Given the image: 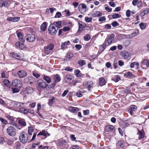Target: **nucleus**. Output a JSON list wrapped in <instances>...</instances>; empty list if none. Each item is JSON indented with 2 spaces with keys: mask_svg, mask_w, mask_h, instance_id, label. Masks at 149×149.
Here are the masks:
<instances>
[{
  "mask_svg": "<svg viewBox=\"0 0 149 149\" xmlns=\"http://www.w3.org/2000/svg\"><path fill=\"white\" fill-rule=\"evenodd\" d=\"M137 134L139 136L138 138L139 140H141L144 137L143 133L142 132H140L139 133H137Z\"/></svg>",
  "mask_w": 149,
  "mask_h": 149,
  "instance_id": "4c0bfd02",
  "label": "nucleus"
},
{
  "mask_svg": "<svg viewBox=\"0 0 149 149\" xmlns=\"http://www.w3.org/2000/svg\"><path fill=\"white\" fill-rule=\"evenodd\" d=\"M90 38V36L88 34H86L84 37V39L86 41H88Z\"/></svg>",
  "mask_w": 149,
  "mask_h": 149,
  "instance_id": "de8ad7c7",
  "label": "nucleus"
},
{
  "mask_svg": "<svg viewBox=\"0 0 149 149\" xmlns=\"http://www.w3.org/2000/svg\"><path fill=\"white\" fill-rule=\"evenodd\" d=\"M69 110L73 113H76L79 111V109L77 107H69Z\"/></svg>",
  "mask_w": 149,
  "mask_h": 149,
  "instance_id": "393cba45",
  "label": "nucleus"
},
{
  "mask_svg": "<svg viewBox=\"0 0 149 149\" xmlns=\"http://www.w3.org/2000/svg\"><path fill=\"white\" fill-rule=\"evenodd\" d=\"M3 83L4 85L9 88L11 86V83L10 81L7 79H4L3 81Z\"/></svg>",
  "mask_w": 149,
  "mask_h": 149,
  "instance_id": "6ab92c4d",
  "label": "nucleus"
},
{
  "mask_svg": "<svg viewBox=\"0 0 149 149\" xmlns=\"http://www.w3.org/2000/svg\"><path fill=\"white\" fill-rule=\"evenodd\" d=\"M105 9L108 12H110L112 10V8L109 7L107 4L105 5Z\"/></svg>",
  "mask_w": 149,
  "mask_h": 149,
  "instance_id": "09e8293b",
  "label": "nucleus"
},
{
  "mask_svg": "<svg viewBox=\"0 0 149 149\" xmlns=\"http://www.w3.org/2000/svg\"><path fill=\"white\" fill-rule=\"evenodd\" d=\"M137 109V107L134 105H132L130 107V109L134 111H135Z\"/></svg>",
  "mask_w": 149,
  "mask_h": 149,
  "instance_id": "a19ab883",
  "label": "nucleus"
},
{
  "mask_svg": "<svg viewBox=\"0 0 149 149\" xmlns=\"http://www.w3.org/2000/svg\"><path fill=\"white\" fill-rule=\"evenodd\" d=\"M17 34L19 40L23 41V42L24 41V39L23 38V35L21 33L18 32L17 33Z\"/></svg>",
  "mask_w": 149,
  "mask_h": 149,
  "instance_id": "412c9836",
  "label": "nucleus"
},
{
  "mask_svg": "<svg viewBox=\"0 0 149 149\" xmlns=\"http://www.w3.org/2000/svg\"><path fill=\"white\" fill-rule=\"evenodd\" d=\"M73 76L70 74L66 75L64 78L65 81L66 83L69 84L71 83L73 81Z\"/></svg>",
  "mask_w": 149,
  "mask_h": 149,
  "instance_id": "f8f14e48",
  "label": "nucleus"
},
{
  "mask_svg": "<svg viewBox=\"0 0 149 149\" xmlns=\"http://www.w3.org/2000/svg\"><path fill=\"white\" fill-rule=\"evenodd\" d=\"M141 65H146L148 67H149V61L147 59H144L142 62Z\"/></svg>",
  "mask_w": 149,
  "mask_h": 149,
  "instance_id": "cd10ccee",
  "label": "nucleus"
},
{
  "mask_svg": "<svg viewBox=\"0 0 149 149\" xmlns=\"http://www.w3.org/2000/svg\"><path fill=\"white\" fill-rule=\"evenodd\" d=\"M56 83H55L54 82L53 83L49 85V88H50V89H51V88H54V86H55L56 85Z\"/></svg>",
  "mask_w": 149,
  "mask_h": 149,
  "instance_id": "4d7b16f0",
  "label": "nucleus"
},
{
  "mask_svg": "<svg viewBox=\"0 0 149 149\" xmlns=\"http://www.w3.org/2000/svg\"><path fill=\"white\" fill-rule=\"evenodd\" d=\"M139 34V31L138 29H136L134 31H133L132 33L131 34V35L133 37L136 36Z\"/></svg>",
  "mask_w": 149,
  "mask_h": 149,
  "instance_id": "e433bc0d",
  "label": "nucleus"
},
{
  "mask_svg": "<svg viewBox=\"0 0 149 149\" xmlns=\"http://www.w3.org/2000/svg\"><path fill=\"white\" fill-rule=\"evenodd\" d=\"M149 13V8H146V10H143L141 13V14L143 15H144L145 14H148Z\"/></svg>",
  "mask_w": 149,
  "mask_h": 149,
  "instance_id": "49530a36",
  "label": "nucleus"
},
{
  "mask_svg": "<svg viewBox=\"0 0 149 149\" xmlns=\"http://www.w3.org/2000/svg\"><path fill=\"white\" fill-rule=\"evenodd\" d=\"M13 86L19 88H21L22 86V81L19 79H15L13 80L12 81Z\"/></svg>",
  "mask_w": 149,
  "mask_h": 149,
  "instance_id": "0eeeda50",
  "label": "nucleus"
},
{
  "mask_svg": "<svg viewBox=\"0 0 149 149\" xmlns=\"http://www.w3.org/2000/svg\"><path fill=\"white\" fill-rule=\"evenodd\" d=\"M85 20L86 22H90L92 21V18L86 17L85 18Z\"/></svg>",
  "mask_w": 149,
  "mask_h": 149,
  "instance_id": "3c124183",
  "label": "nucleus"
},
{
  "mask_svg": "<svg viewBox=\"0 0 149 149\" xmlns=\"http://www.w3.org/2000/svg\"><path fill=\"white\" fill-rule=\"evenodd\" d=\"M32 78V77H28L24 79V82L26 83H32V82L30 81V80Z\"/></svg>",
  "mask_w": 149,
  "mask_h": 149,
  "instance_id": "f704fd0d",
  "label": "nucleus"
},
{
  "mask_svg": "<svg viewBox=\"0 0 149 149\" xmlns=\"http://www.w3.org/2000/svg\"><path fill=\"white\" fill-rule=\"evenodd\" d=\"M139 0H134L132 2V3L134 6H136L139 1Z\"/></svg>",
  "mask_w": 149,
  "mask_h": 149,
  "instance_id": "338daca9",
  "label": "nucleus"
},
{
  "mask_svg": "<svg viewBox=\"0 0 149 149\" xmlns=\"http://www.w3.org/2000/svg\"><path fill=\"white\" fill-rule=\"evenodd\" d=\"M111 24L113 27L119 25V23L117 22L116 21L112 22Z\"/></svg>",
  "mask_w": 149,
  "mask_h": 149,
  "instance_id": "13d9d810",
  "label": "nucleus"
},
{
  "mask_svg": "<svg viewBox=\"0 0 149 149\" xmlns=\"http://www.w3.org/2000/svg\"><path fill=\"white\" fill-rule=\"evenodd\" d=\"M124 75L127 77H128L130 78H132L135 77L134 75L130 72H127Z\"/></svg>",
  "mask_w": 149,
  "mask_h": 149,
  "instance_id": "c85d7f7f",
  "label": "nucleus"
},
{
  "mask_svg": "<svg viewBox=\"0 0 149 149\" xmlns=\"http://www.w3.org/2000/svg\"><path fill=\"white\" fill-rule=\"evenodd\" d=\"M61 80L60 76L58 74L54 75L53 76V80L55 83H57L60 81Z\"/></svg>",
  "mask_w": 149,
  "mask_h": 149,
  "instance_id": "a211bd4d",
  "label": "nucleus"
},
{
  "mask_svg": "<svg viewBox=\"0 0 149 149\" xmlns=\"http://www.w3.org/2000/svg\"><path fill=\"white\" fill-rule=\"evenodd\" d=\"M56 9L54 7L49 8H47L46 10V12H49V10L51 13H52Z\"/></svg>",
  "mask_w": 149,
  "mask_h": 149,
  "instance_id": "37998d69",
  "label": "nucleus"
},
{
  "mask_svg": "<svg viewBox=\"0 0 149 149\" xmlns=\"http://www.w3.org/2000/svg\"><path fill=\"white\" fill-rule=\"evenodd\" d=\"M55 26V24L53 23L51 24L49 27L48 30L49 33L51 35H54L56 33L58 29H56Z\"/></svg>",
  "mask_w": 149,
  "mask_h": 149,
  "instance_id": "39448f33",
  "label": "nucleus"
},
{
  "mask_svg": "<svg viewBox=\"0 0 149 149\" xmlns=\"http://www.w3.org/2000/svg\"><path fill=\"white\" fill-rule=\"evenodd\" d=\"M20 19L19 17H10L7 18V20L9 21H11L13 22H15L18 21Z\"/></svg>",
  "mask_w": 149,
  "mask_h": 149,
  "instance_id": "4be33fe9",
  "label": "nucleus"
},
{
  "mask_svg": "<svg viewBox=\"0 0 149 149\" xmlns=\"http://www.w3.org/2000/svg\"><path fill=\"white\" fill-rule=\"evenodd\" d=\"M11 56L13 58L18 60H21L22 59V58L19 53L13 52L11 54Z\"/></svg>",
  "mask_w": 149,
  "mask_h": 149,
  "instance_id": "dca6fc26",
  "label": "nucleus"
},
{
  "mask_svg": "<svg viewBox=\"0 0 149 149\" xmlns=\"http://www.w3.org/2000/svg\"><path fill=\"white\" fill-rule=\"evenodd\" d=\"M120 55L124 59L129 60L131 58V54L128 52L126 51H123L121 52Z\"/></svg>",
  "mask_w": 149,
  "mask_h": 149,
  "instance_id": "6e6552de",
  "label": "nucleus"
},
{
  "mask_svg": "<svg viewBox=\"0 0 149 149\" xmlns=\"http://www.w3.org/2000/svg\"><path fill=\"white\" fill-rule=\"evenodd\" d=\"M79 24V29L80 30H82L83 28H84L85 26V24L83 23H82L81 24H80V23Z\"/></svg>",
  "mask_w": 149,
  "mask_h": 149,
  "instance_id": "5fc2aeb1",
  "label": "nucleus"
},
{
  "mask_svg": "<svg viewBox=\"0 0 149 149\" xmlns=\"http://www.w3.org/2000/svg\"><path fill=\"white\" fill-rule=\"evenodd\" d=\"M68 91H69L68 89L65 90L64 92L62 94V96L63 97H64L68 93Z\"/></svg>",
  "mask_w": 149,
  "mask_h": 149,
  "instance_id": "e2e57ef3",
  "label": "nucleus"
},
{
  "mask_svg": "<svg viewBox=\"0 0 149 149\" xmlns=\"http://www.w3.org/2000/svg\"><path fill=\"white\" fill-rule=\"evenodd\" d=\"M47 28V24L45 22H44L41 26L40 29L41 31H43L45 30Z\"/></svg>",
  "mask_w": 149,
  "mask_h": 149,
  "instance_id": "72a5a7b5",
  "label": "nucleus"
},
{
  "mask_svg": "<svg viewBox=\"0 0 149 149\" xmlns=\"http://www.w3.org/2000/svg\"><path fill=\"white\" fill-rule=\"evenodd\" d=\"M114 35L112 34L106 39L104 42L101 45L103 50L105 49L106 46L109 45L112 43L114 40Z\"/></svg>",
  "mask_w": 149,
  "mask_h": 149,
  "instance_id": "f03ea898",
  "label": "nucleus"
},
{
  "mask_svg": "<svg viewBox=\"0 0 149 149\" xmlns=\"http://www.w3.org/2000/svg\"><path fill=\"white\" fill-rule=\"evenodd\" d=\"M105 83V81L103 78H101L99 79V84L100 86L104 85Z\"/></svg>",
  "mask_w": 149,
  "mask_h": 149,
  "instance_id": "473e14b6",
  "label": "nucleus"
},
{
  "mask_svg": "<svg viewBox=\"0 0 149 149\" xmlns=\"http://www.w3.org/2000/svg\"><path fill=\"white\" fill-rule=\"evenodd\" d=\"M33 74L34 77H36L37 78H38L40 77V74H39L33 72Z\"/></svg>",
  "mask_w": 149,
  "mask_h": 149,
  "instance_id": "69168bd1",
  "label": "nucleus"
},
{
  "mask_svg": "<svg viewBox=\"0 0 149 149\" xmlns=\"http://www.w3.org/2000/svg\"><path fill=\"white\" fill-rule=\"evenodd\" d=\"M78 63L80 67H82L86 64V62L85 60H81L78 62Z\"/></svg>",
  "mask_w": 149,
  "mask_h": 149,
  "instance_id": "2f4dec72",
  "label": "nucleus"
},
{
  "mask_svg": "<svg viewBox=\"0 0 149 149\" xmlns=\"http://www.w3.org/2000/svg\"><path fill=\"white\" fill-rule=\"evenodd\" d=\"M55 99V98L52 97L51 100H49V105L50 106H51L54 103V100Z\"/></svg>",
  "mask_w": 149,
  "mask_h": 149,
  "instance_id": "864d4df0",
  "label": "nucleus"
},
{
  "mask_svg": "<svg viewBox=\"0 0 149 149\" xmlns=\"http://www.w3.org/2000/svg\"><path fill=\"white\" fill-rule=\"evenodd\" d=\"M146 24L143 23H141L139 24L140 28L142 29H144L146 28Z\"/></svg>",
  "mask_w": 149,
  "mask_h": 149,
  "instance_id": "ea45409f",
  "label": "nucleus"
},
{
  "mask_svg": "<svg viewBox=\"0 0 149 149\" xmlns=\"http://www.w3.org/2000/svg\"><path fill=\"white\" fill-rule=\"evenodd\" d=\"M70 42L69 41H67L63 43L61 45V48L62 49H65L67 47V45H70Z\"/></svg>",
  "mask_w": 149,
  "mask_h": 149,
  "instance_id": "b1692460",
  "label": "nucleus"
},
{
  "mask_svg": "<svg viewBox=\"0 0 149 149\" xmlns=\"http://www.w3.org/2000/svg\"><path fill=\"white\" fill-rule=\"evenodd\" d=\"M79 10L81 13L83 14L85 13L87 11L86 5L84 3L79 4Z\"/></svg>",
  "mask_w": 149,
  "mask_h": 149,
  "instance_id": "9b49d317",
  "label": "nucleus"
},
{
  "mask_svg": "<svg viewBox=\"0 0 149 149\" xmlns=\"http://www.w3.org/2000/svg\"><path fill=\"white\" fill-rule=\"evenodd\" d=\"M26 40L28 42H32L36 40V37L34 34H27L25 37Z\"/></svg>",
  "mask_w": 149,
  "mask_h": 149,
  "instance_id": "1a4fd4ad",
  "label": "nucleus"
},
{
  "mask_svg": "<svg viewBox=\"0 0 149 149\" xmlns=\"http://www.w3.org/2000/svg\"><path fill=\"white\" fill-rule=\"evenodd\" d=\"M11 90L13 93H18L19 91V90L17 88H12Z\"/></svg>",
  "mask_w": 149,
  "mask_h": 149,
  "instance_id": "8fccbe9b",
  "label": "nucleus"
},
{
  "mask_svg": "<svg viewBox=\"0 0 149 149\" xmlns=\"http://www.w3.org/2000/svg\"><path fill=\"white\" fill-rule=\"evenodd\" d=\"M38 86L37 87L38 90L40 91L42 89L46 88L49 86L47 83L42 80L39 79L37 81Z\"/></svg>",
  "mask_w": 149,
  "mask_h": 149,
  "instance_id": "7ed1b4c3",
  "label": "nucleus"
},
{
  "mask_svg": "<svg viewBox=\"0 0 149 149\" xmlns=\"http://www.w3.org/2000/svg\"><path fill=\"white\" fill-rule=\"evenodd\" d=\"M124 143V142L123 141L120 140L118 141L117 145L119 146H120L121 148H123L124 146L123 145Z\"/></svg>",
  "mask_w": 149,
  "mask_h": 149,
  "instance_id": "c03bdc74",
  "label": "nucleus"
},
{
  "mask_svg": "<svg viewBox=\"0 0 149 149\" xmlns=\"http://www.w3.org/2000/svg\"><path fill=\"white\" fill-rule=\"evenodd\" d=\"M131 41L130 40H126L123 42V45L125 46H128L130 43Z\"/></svg>",
  "mask_w": 149,
  "mask_h": 149,
  "instance_id": "58836bf2",
  "label": "nucleus"
},
{
  "mask_svg": "<svg viewBox=\"0 0 149 149\" xmlns=\"http://www.w3.org/2000/svg\"><path fill=\"white\" fill-rule=\"evenodd\" d=\"M18 123L19 125L22 126H25L26 125V123L23 119H20L18 120Z\"/></svg>",
  "mask_w": 149,
  "mask_h": 149,
  "instance_id": "7c9ffc66",
  "label": "nucleus"
},
{
  "mask_svg": "<svg viewBox=\"0 0 149 149\" xmlns=\"http://www.w3.org/2000/svg\"><path fill=\"white\" fill-rule=\"evenodd\" d=\"M54 47V45L53 44H50L47 46L45 47L44 49L45 52L47 54H49L50 52V51L53 49Z\"/></svg>",
  "mask_w": 149,
  "mask_h": 149,
  "instance_id": "ddd939ff",
  "label": "nucleus"
},
{
  "mask_svg": "<svg viewBox=\"0 0 149 149\" xmlns=\"http://www.w3.org/2000/svg\"><path fill=\"white\" fill-rule=\"evenodd\" d=\"M33 128L32 127H29L28 129V134L29 135H31L32 133L33 132Z\"/></svg>",
  "mask_w": 149,
  "mask_h": 149,
  "instance_id": "79ce46f5",
  "label": "nucleus"
},
{
  "mask_svg": "<svg viewBox=\"0 0 149 149\" xmlns=\"http://www.w3.org/2000/svg\"><path fill=\"white\" fill-rule=\"evenodd\" d=\"M6 132L10 136H13L16 134V130L13 127L9 126L6 129Z\"/></svg>",
  "mask_w": 149,
  "mask_h": 149,
  "instance_id": "423d86ee",
  "label": "nucleus"
},
{
  "mask_svg": "<svg viewBox=\"0 0 149 149\" xmlns=\"http://www.w3.org/2000/svg\"><path fill=\"white\" fill-rule=\"evenodd\" d=\"M17 74L19 78H22L26 77L27 75L26 72L23 70L18 71Z\"/></svg>",
  "mask_w": 149,
  "mask_h": 149,
  "instance_id": "2eb2a0df",
  "label": "nucleus"
},
{
  "mask_svg": "<svg viewBox=\"0 0 149 149\" xmlns=\"http://www.w3.org/2000/svg\"><path fill=\"white\" fill-rule=\"evenodd\" d=\"M24 41H20V42H17L16 43L15 45L17 48L21 49H22L26 47L24 45Z\"/></svg>",
  "mask_w": 149,
  "mask_h": 149,
  "instance_id": "4468645a",
  "label": "nucleus"
},
{
  "mask_svg": "<svg viewBox=\"0 0 149 149\" xmlns=\"http://www.w3.org/2000/svg\"><path fill=\"white\" fill-rule=\"evenodd\" d=\"M70 30V28L68 26H65L64 27L63 29V30L65 31H69Z\"/></svg>",
  "mask_w": 149,
  "mask_h": 149,
  "instance_id": "052dcab7",
  "label": "nucleus"
},
{
  "mask_svg": "<svg viewBox=\"0 0 149 149\" xmlns=\"http://www.w3.org/2000/svg\"><path fill=\"white\" fill-rule=\"evenodd\" d=\"M0 120L2 122V123L5 125L7 124L8 122L6 120L4 119L3 118L0 117Z\"/></svg>",
  "mask_w": 149,
  "mask_h": 149,
  "instance_id": "603ef678",
  "label": "nucleus"
},
{
  "mask_svg": "<svg viewBox=\"0 0 149 149\" xmlns=\"http://www.w3.org/2000/svg\"><path fill=\"white\" fill-rule=\"evenodd\" d=\"M25 91H26L27 94L31 93L33 92V89L30 86H28L25 88Z\"/></svg>",
  "mask_w": 149,
  "mask_h": 149,
  "instance_id": "bb28decb",
  "label": "nucleus"
},
{
  "mask_svg": "<svg viewBox=\"0 0 149 149\" xmlns=\"http://www.w3.org/2000/svg\"><path fill=\"white\" fill-rule=\"evenodd\" d=\"M61 13L60 12H57L55 16V18H59L61 16Z\"/></svg>",
  "mask_w": 149,
  "mask_h": 149,
  "instance_id": "bf43d9fd",
  "label": "nucleus"
},
{
  "mask_svg": "<svg viewBox=\"0 0 149 149\" xmlns=\"http://www.w3.org/2000/svg\"><path fill=\"white\" fill-rule=\"evenodd\" d=\"M114 127L112 125H108L106 126L105 128V130L107 132H109L113 130Z\"/></svg>",
  "mask_w": 149,
  "mask_h": 149,
  "instance_id": "a878e982",
  "label": "nucleus"
},
{
  "mask_svg": "<svg viewBox=\"0 0 149 149\" xmlns=\"http://www.w3.org/2000/svg\"><path fill=\"white\" fill-rule=\"evenodd\" d=\"M112 18L116 19L118 18L121 17V15L117 13H115L112 15Z\"/></svg>",
  "mask_w": 149,
  "mask_h": 149,
  "instance_id": "a18cd8bd",
  "label": "nucleus"
},
{
  "mask_svg": "<svg viewBox=\"0 0 149 149\" xmlns=\"http://www.w3.org/2000/svg\"><path fill=\"white\" fill-rule=\"evenodd\" d=\"M55 24V26L56 27H57V29H59L60 28L61 26V22L60 21H58L56 22H54V23Z\"/></svg>",
  "mask_w": 149,
  "mask_h": 149,
  "instance_id": "c9c22d12",
  "label": "nucleus"
},
{
  "mask_svg": "<svg viewBox=\"0 0 149 149\" xmlns=\"http://www.w3.org/2000/svg\"><path fill=\"white\" fill-rule=\"evenodd\" d=\"M19 140L22 143L24 144L26 143L28 140L27 134L24 132L21 133L19 136Z\"/></svg>",
  "mask_w": 149,
  "mask_h": 149,
  "instance_id": "20e7f679",
  "label": "nucleus"
},
{
  "mask_svg": "<svg viewBox=\"0 0 149 149\" xmlns=\"http://www.w3.org/2000/svg\"><path fill=\"white\" fill-rule=\"evenodd\" d=\"M10 4V1L9 0H0V7H6L8 6Z\"/></svg>",
  "mask_w": 149,
  "mask_h": 149,
  "instance_id": "9d476101",
  "label": "nucleus"
},
{
  "mask_svg": "<svg viewBox=\"0 0 149 149\" xmlns=\"http://www.w3.org/2000/svg\"><path fill=\"white\" fill-rule=\"evenodd\" d=\"M102 15V13L99 11H97L96 12L92 14V16L94 17L100 16H101Z\"/></svg>",
  "mask_w": 149,
  "mask_h": 149,
  "instance_id": "c756f323",
  "label": "nucleus"
},
{
  "mask_svg": "<svg viewBox=\"0 0 149 149\" xmlns=\"http://www.w3.org/2000/svg\"><path fill=\"white\" fill-rule=\"evenodd\" d=\"M47 135L48 136H49L50 134H49L45 130H43L39 133L37 135V136L39 135H43L44 136H47Z\"/></svg>",
  "mask_w": 149,
  "mask_h": 149,
  "instance_id": "5701e85b",
  "label": "nucleus"
},
{
  "mask_svg": "<svg viewBox=\"0 0 149 149\" xmlns=\"http://www.w3.org/2000/svg\"><path fill=\"white\" fill-rule=\"evenodd\" d=\"M76 95L78 97H81L82 96V95L81 93V92L79 91H78L77 92L76 94Z\"/></svg>",
  "mask_w": 149,
  "mask_h": 149,
  "instance_id": "0e129e2a",
  "label": "nucleus"
},
{
  "mask_svg": "<svg viewBox=\"0 0 149 149\" xmlns=\"http://www.w3.org/2000/svg\"><path fill=\"white\" fill-rule=\"evenodd\" d=\"M8 102L9 105L15 109L16 110L18 111L21 107H23V105L24 104V103L14 101L10 100H8Z\"/></svg>",
  "mask_w": 149,
  "mask_h": 149,
  "instance_id": "f257e3e1",
  "label": "nucleus"
},
{
  "mask_svg": "<svg viewBox=\"0 0 149 149\" xmlns=\"http://www.w3.org/2000/svg\"><path fill=\"white\" fill-rule=\"evenodd\" d=\"M65 70L66 71H71L73 69H72V68H70L69 67H66L65 68Z\"/></svg>",
  "mask_w": 149,
  "mask_h": 149,
  "instance_id": "774afa93",
  "label": "nucleus"
},
{
  "mask_svg": "<svg viewBox=\"0 0 149 149\" xmlns=\"http://www.w3.org/2000/svg\"><path fill=\"white\" fill-rule=\"evenodd\" d=\"M43 80L45 81L48 84L51 83V79L50 77L46 75H43Z\"/></svg>",
  "mask_w": 149,
  "mask_h": 149,
  "instance_id": "aec40b11",
  "label": "nucleus"
},
{
  "mask_svg": "<svg viewBox=\"0 0 149 149\" xmlns=\"http://www.w3.org/2000/svg\"><path fill=\"white\" fill-rule=\"evenodd\" d=\"M93 83L92 81H88L87 82H84L83 83V85L84 86H87V88L89 91H90L91 88L93 85Z\"/></svg>",
  "mask_w": 149,
  "mask_h": 149,
  "instance_id": "f3484780",
  "label": "nucleus"
},
{
  "mask_svg": "<svg viewBox=\"0 0 149 149\" xmlns=\"http://www.w3.org/2000/svg\"><path fill=\"white\" fill-rule=\"evenodd\" d=\"M73 56V54L71 53H68L67 54V58H70Z\"/></svg>",
  "mask_w": 149,
  "mask_h": 149,
  "instance_id": "6e6d98bb",
  "label": "nucleus"
},
{
  "mask_svg": "<svg viewBox=\"0 0 149 149\" xmlns=\"http://www.w3.org/2000/svg\"><path fill=\"white\" fill-rule=\"evenodd\" d=\"M38 148L40 149H48V146H44L43 147L42 145L39 146Z\"/></svg>",
  "mask_w": 149,
  "mask_h": 149,
  "instance_id": "680f3d73",
  "label": "nucleus"
}]
</instances>
